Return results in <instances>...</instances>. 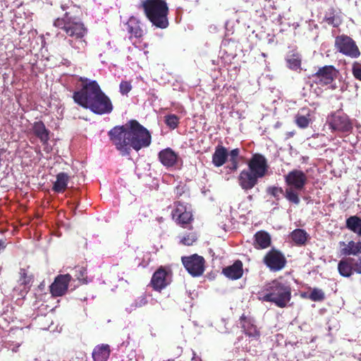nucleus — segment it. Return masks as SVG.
Masks as SVG:
<instances>
[{
	"label": "nucleus",
	"mask_w": 361,
	"mask_h": 361,
	"mask_svg": "<svg viewBox=\"0 0 361 361\" xmlns=\"http://www.w3.org/2000/svg\"><path fill=\"white\" fill-rule=\"evenodd\" d=\"M345 227L358 236H361V217L356 215L350 216L345 221Z\"/></svg>",
	"instance_id": "nucleus-31"
},
{
	"label": "nucleus",
	"mask_w": 361,
	"mask_h": 361,
	"mask_svg": "<svg viewBox=\"0 0 361 361\" xmlns=\"http://www.w3.org/2000/svg\"><path fill=\"white\" fill-rule=\"evenodd\" d=\"M141 8L153 26L160 29L169 27V8L166 0H143Z\"/></svg>",
	"instance_id": "nucleus-4"
},
{
	"label": "nucleus",
	"mask_w": 361,
	"mask_h": 361,
	"mask_svg": "<svg viewBox=\"0 0 361 361\" xmlns=\"http://www.w3.org/2000/svg\"><path fill=\"white\" fill-rule=\"evenodd\" d=\"M222 273L232 280L240 279L243 274V262L240 260L235 261L232 265L224 268Z\"/></svg>",
	"instance_id": "nucleus-20"
},
{
	"label": "nucleus",
	"mask_w": 361,
	"mask_h": 361,
	"mask_svg": "<svg viewBox=\"0 0 361 361\" xmlns=\"http://www.w3.org/2000/svg\"><path fill=\"white\" fill-rule=\"evenodd\" d=\"M171 274L170 269L161 266L153 274L150 281V286L154 290L161 292L170 284Z\"/></svg>",
	"instance_id": "nucleus-13"
},
{
	"label": "nucleus",
	"mask_w": 361,
	"mask_h": 361,
	"mask_svg": "<svg viewBox=\"0 0 361 361\" xmlns=\"http://www.w3.org/2000/svg\"><path fill=\"white\" fill-rule=\"evenodd\" d=\"M132 90V85L130 82L123 80L121 82L119 85V90L121 94L126 95Z\"/></svg>",
	"instance_id": "nucleus-39"
},
{
	"label": "nucleus",
	"mask_w": 361,
	"mask_h": 361,
	"mask_svg": "<svg viewBox=\"0 0 361 361\" xmlns=\"http://www.w3.org/2000/svg\"><path fill=\"white\" fill-rule=\"evenodd\" d=\"M270 235L264 231H260L255 234L254 246L256 249H266L271 245Z\"/></svg>",
	"instance_id": "nucleus-26"
},
{
	"label": "nucleus",
	"mask_w": 361,
	"mask_h": 361,
	"mask_svg": "<svg viewBox=\"0 0 361 361\" xmlns=\"http://www.w3.org/2000/svg\"><path fill=\"white\" fill-rule=\"evenodd\" d=\"M354 261L355 259L351 257L341 259L338 264L339 274L344 277L350 276L353 273L352 264Z\"/></svg>",
	"instance_id": "nucleus-30"
},
{
	"label": "nucleus",
	"mask_w": 361,
	"mask_h": 361,
	"mask_svg": "<svg viewBox=\"0 0 361 361\" xmlns=\"http://www.w3.org/2000/svg\"><path fill=\"white\" fill-rule=\"evenodd\" d=\"M72 277L70 274H60L57 276L50 286V292L54 297L63 295L68 288V283Z\"/></svg>",
	"instance_id": "nucleus-16"
},
{
	"label": "nucleus",
	"mask_w": 361,
	"mask_h": 361,
	"mask_svg": "<svg viewBox=\"0 0 361 361\" xmlns=\"http://www.w3.org/2000/svg\"><path fill=\"white\" fill-rule=\"evenodd\" d=\"M197 240V236L195 233L187 234L183 237L180 243L187 246L192 245Z\"/></svg>",
	"instance_id": "nucleus-36"
},
{
	"label": "nucleus",
	"mask_w": 361,
	"mask_h": 361,
	"mask_svg": "<svg viewBox=\"0 0 361 361\" xmlns=\"http://www.w3.org/2000/svg\"><path fill=\"white\" fill-rule=\"evenodd\" d=\"M284 180L288 186L284 197L290 203L299 204L300 200L298 191L302 190L307 183V174L301 170L293 169L284 176Z\"/></svg>",
	"instance_id": "nucleus-5"
},
{
	"label": "nucleus",
	"mask_w": 361,
	"mask_h": 361,
	"mask_svg": "<svg viewBox=\"0 0 361 361\" xmlns=\"http://www.w3.org/2000/svg\"><path fill=\"white\" fill-rule=\"evenodd\" d=\"M76 271L78 272V274H76L77 279L83 284L87 283L88 281L87 277L85 276V274H87L86 270L81 267L78 270H76Z\"/></svg>",
	"instance_id": "nucleus-40"
},
{
	"label": "nucleus",
	"mask_w": 361,
	"mask_h": 361,
	"mask_svg": "<svg viewBox=\"0 0 361 361\" xmlns=\"http://www.w3.org/2000/svg\"><path fill=\"white\" fill-rule=\"evenodd\" d=\"M338 245L341 248L340 253L341 255H357L361 253V241L355 243L350 240L348 243L341 241L338 243Z\"/></svg>",
	"instance_id": "nucleus-21"
},
{
	"label": "nucleus",
	"mask_w": 361,
	"mask_h": 361,
	"mask_svg": "<svg viewBox=\"0 0 361 361\" xmlns=\"http://www.w3.org/2000/svg\"><path fill=\"white\" fill-rule=\"evenodd\" d=\"M230 164L226 166L231 172L236 171L239 166L238 159H229Z\"/></svg>",
	"instance_id": "nucleus-41"
},
{
	"label": "nucleus",
	"mask_w": 361,
	"mask_h": 361,
	"mask_svg": "<svg viewBox=\"0 0 361 361\" xmlns=\"http://www.w3.org/2000/svg\"><path fill=\"white\" fill-rule=\"evenodd\" d=\"M111 143L122 156H128L131 149L138 152L151 144L149 130L137 120H130L125 125L116 126L108 132Z\"/></svg>",
	"instance_id": "nucleus-1"
},
{
	"label": "nucleus",
	"mask_w": 361,
	"mask_h": 361,
	"mask_svg": "<svg viewBox=\"0 0 361 361\" xmlns=\"http://www.w3.org/2000/svg\"><path fill=\"white\" fill-rule=\"evenodd\" d=\"M61 8L65 13L63 17L57 18L54 20V25L63 30L70 37L68 42L72 48L76 49L78 52H82L87 44L85 39L87 28L78 17L73 15L78 8L71 0L62 1Z\"/></svg>",
	"instance_id": "nucleus-2"
},
{
	"label": "nucleus",
	"mask_w": 361,
	"mask_h": 361,
	"mask_svg": "<svg viewBox=\"0 0 361 361\" xmlns=\"http://www.w3.org/2000/svg\"><path fill=\"white\" fill-rule=\"evenodd\" d=\"M241 327L245 334L250 338L258 340L260 337V331L257 329V326L248 319L245 314H243L240 318Z\"/></svg>",
	"instance_id": "nucleus-19"
},
{
	"label": "nucleus",
	"mask_w": 361,
	"mask_h": 361,
	"mask_svg": "<svg viewBox=\"0 0 361 361\" xmlns=\"http://www.w3.org/2000/svg\"><path fill=\"white\" fill-rule=\"evenodd\" d=\"M111 349L108 344H100L94 347L92 351L94 361H107L110 356Z\"/></svg>",
	"instance_id": "nucleus-25"
},
{
	"label": "nucleus",
	"mask_w": 361,
	"mask_h": 361,
	"mask_svg": "<svg viewBox=\"0 0 361 361\" xmlns=\"http://www.w3.org/2000/svg\"><path fill=\"white\" fill-rule=\"evenodd\" d=\"M52 190L57 193H63L67 188L70 176L65 172H60L56 175Z\"/></svg>",
	"instance_id": "nucleus-27"
},
{
	"label": "nucleus",
	"mask_w": 361,
	"mask_h": 361,
	"mask_svg": "<svg viewBox=\"0 0 361 361\" xmlns=\"http://www.w3.org/2000/svg\"><path fill=\"white\" fill-rule=\"evenodd\" d=\"M334 46L338 51L352 59H357L361 54L355 40L346 35L337 36Z\"/></svg>",
	"instance_id": "nucleus-7"
},
{
	"label": "nucleus",
	"mask_w": 361,
	"mask_h": 361,
	"mask_svg": "<svg viewBox=\"0 0 361 361\" xmlns=\"http://www.w3.org/2000/svg\"><path fill=\"white\" fill-rule=\"evenodd\" d=\"M295 122L300 128H307L311 122L310 109L309 108L301 109L295 117Z\"/></svg>",
	"instance_id": "nucleus-29"
},
{
	"label": "nucleus",
	"mask_w": 361,
	"mask_h": 361,
	"mask_svg": "<svg viewBox=\"0 0 361 361\" xmlns=\"http://www.w3.org/2000/svg\"><path fill=\"white\" fill-rule=\"evenodd\" d=\"M338 70L332 65L319 68L317 71L312 74L314 82L321 86L330 85L337 77Z\"/></svg>",
	"instance_id": "nucleus-12"
},
{
	"label": "nucleus",
	"mask_w": 361,
	"mask_h": 361,
	"mask_svg": "<svg viewBox=\"0 0 361 361\" xmlns=\"http://www.w3.org/2000/svg\"><path fill=\"white\" fill-rule=\"evenodd\" d=\"M267 192L269 194H270L271 195L274 197L277 200H279L280 195H281V194L284 195V193H285V192H283V190L282 188L276 187V186H271V187L268 188Z\"/></svg>",
	"instance_id": "nucleus-38"
},
{
	"label": "nucleus",
	"mask_w": 361,
	"mask_h": 361,
	"mask_svg": "<svg viewBox=\"0 0 361 361\" xmlns=\"http://www.w3.org/2000/svg\"><path fill=\"white\" fill-rule=\"evenodd\" d=\"M258 295L260 301L271 302L279 308H284L291 300L292 289L288 283L274 279L267 283Z\"/></svg>",
	"instance_id": "nucleus-3"
},
{
	"label": "nucleus",
	"mask_w": 361,
	"mask_h": 361,
	"mask_svg": "<svg viewBox=\"0 0 361 361\" xmlns=\"http://www.w3.org/2000/svg\"><path fill=\"white\" fill-rule=\"evenodd\" d=\"M308 298L314 302L323 301L325 299V293L322 289L314 288L312 290Z\"/></svg>",
	"instance_id": "nucleus-35"
},
{
	"label": "nucleus",
	"mask_w": 361,
	"mask_h": 361,
	"mask_svg": "<svg viewBox=\"0 0 361 361\" xmlns=\"http://www.w3.org/2000/svg\"><path fill=\"white\" fill-rule=\"evenodd\" d=\"M290 236L295 245H303L307 240L308 234L303 229L296 228L291 232Z\"/></svg>",
	"instance_id": "nucleus-32"
},
{
	"label": "nucleus",
	"mask_w": 361,
	"mask_h": 361,
	"mask_svg": "<svg viewBox=\"0 0 361 361\" xmlns=\"http://www.w3.org/2000/svg\"><path fill=\"white\" fill-rule=\"evenodd\" d=\"M174 207L171 212L172 219L184 228H192L191 223L194 219L192 211L180 202H175Z\"/></svg>",
	"instance_id": "nucleus-8"
},
{
	"label": "nucleus",
	"mask_w": 361,
	"mask_h": 361,
	"mask_svg": "<svg viewBox=\"0 0 361 361\" xmlns=\"http://www.w3.org/2000/svg\"><path fill=\"white\" fill-rule=\"evenodd\" d=\"M326 21L329 25H332L334 27H338L340 24L335 16L326 17Z\"/></svg>",
	"instance_id": "nucleus-43"
},
{
	"label": "nucleus",
	"mask_w": 361,
	"mask_h": 361,
	"mask_svg": "<svg viewBox=\"0 0 361 361\" xmlns=\"http://www.w3.org/2000/svg\"><path fill=\"white\" fill-rule=\"evenodd\" d=\"M263 263L271 271H279L286 267L287 260L280 250L272 248L264 256Z\"/></svg>",
	"instance_id": "nucleus-10"
},
{
	"label": "nucleus",
	"mask_w": 361,
	"mask_h": 361,
	"mask_svg": "<svg viewBox=\"0 0 361 361\" xmlns=\"http://www.w3.org/2000/svg\"><path fill=\"white\" fill-rule=\"evenodd\" d=\"M192 360H194V361H200L201 360H200V358H199V357H194L192 358Z\"/></svg>",
	"instance_id": "nucleus-45"
},
{
	"label": "nucleus",
	"mask_w": 361,
	"mask_h": 361,
	"mask_svg": "<svg viewBox=\"0 0 361 361\" xmlns=\"http://www.w3.org/2000/svg\"><path fill=\"white\" fill-rule=\"evenodd\" d=\"M329 126L332 130L342 133H348L353 129V124L348 116L341 112L332 115Z\"/></svg>",
	"instance_id": "nucleus-15"
},
{
	"label": "nucleus",
	"mask_w": 361,
	"mask_h": 361,
	"mask_svg": "<svg viewBox=\"0 0 361 361\" xmlns=\"http://www.w3.org/2000/svg\"><path fill=\"white\" fill-rule=\"evenodd\" d=\"M259 178H261L247 169L240 173L238 182L241 188L247 191L252 189L258 183Z\"/></svg>",
	"instance_id": "nucleus-17"
},
{
	"label": "nucleus",
	"mask_w": 361,
	"mask_h": 361,
	"mask_svg": "<svg viewBox=\"0 0 361 361\" xmlns=\"http://www.w3.org/2000/svg\"><path fill=\"white\" fill-rule=\"evenodd\" d=\"M164 122L169 128L174 130L180 123V118L176 114H169L164 116Z\"/></svg>",
	"instance_id": "nucleus-34"
},
{
	"label": "nucleus",
	"mask_w": 361,
	"mask_h": 361,
	"mask_svg": "<svg viewBox=\"0 0 361 361\" xmlns=\"http://www.w3.org/2000/svg\"><path fill=\"white\" fill-rule=\"evenodd\" d=\"M87 109L96 114H107L112 111L113 104L109 97L101 90L87 106Z\"/></svg>",
	"instance_id": "nucleus-11"
},
{
	"label": "nucleus",
	"mask_w": 361,
	"mask_h": 361,
	"mask_svg": "<svg viewBox=\"0 0 361 361\" xmlns=\"http://www.w3.org/2000/svg\"><path fill=\"white\" fill-rule=\"evenodd\" d=\"M177 159L178 154L169 147L162 149L159 153V161L166 167L174 166L177 162Z\"/></svg>",
	"instance_id": "nucleus-23"
},
{
	"label": "nucleus",
	"mask_w": 361,
	"mask_h": 361,
	"mask_svg": "<svg viewBox=\"0 0 361 361\" xmlns=\"http://www.w3.org/2000/svg\"><path fill=\"white\" fill-rule=\"evenodd\" d=\"M287 66L288 68L295 71H301V64H302V56L300 53L296 51H290L286 59Z\"/></svg>",
	"instance_id": "nucleus-28"
},
{
	"label": "nucleus",
	"mask_w": 361,
	"mask_h": 361,
	"mask_svg": "<svg viewBox=\"0 0 361 361\" xmlns=\"http://www.w3.org/2000/svg\"><path fill=\"white\" fill-rule=\"evenodd\" d=\"M181 262L187 271L193 277L203 274L205 269V260L203 257L197 254L183 256Z\"/></svg>",
	"instance_id": "nucleus-9"
},
{
	"label": "nucleus",
	"mask_w": 361,
	"mask_h": 361,
	"mask_svg": "<svg viewBox=\"0 0 361 361\" xmlns=\"http://www.w3.org/2000/svg\"><path fill=\"white\" fill-rule=\"evenodd\" d=\"M248 169L261 178H264L268 172L269 164L266 157L259 153L253 154L247 161Z\"/></svg>",
	"instance_id": "nucleus-14"
},
{
	"label": "nucleus",
	"mask_w": 361,
	"mask_h": 361,
	"mask_svg": "<svg viewBox=\"0 0 361 361\" xmlns=\"http://www.w3.org/2000/svg\"><path fill=\"white\" fill-rule=\"evenodd\" d=\"M228 157V152L227 149L223 145H218L212 154V162L216 167H220L227 161Z\"/></svg>",
	"instance_id": "nucleus-24"
},
{
	"label": "nucleus",
	"mask_w": 361,
	"mask_h": 361,
	"mask_svg": "<svg viewBox=\"0 0 361 361\" xmlns=\"http://www.w3.org/2000/svg\"><path fill=\"white\" fill-rule=\"evenodd\" d=\"M126 30L130 35V39L133 37L140 39L144 35L140 20L134 16H131L126 23Z\"/></svg>",
	"instance_id": "nucleus-18"
},
{
	"label": "nucleus",
	"mask_w": 361,
	"mask_h": 361,
	"mask_svg": "<svg viewBox=\"0 0 361 361\" xmlns=\"http://www.w3.org/2000/svg\"><path fill=\"white\" fill-rule=\"evenodd\" d=\"M230 156L229 159H238V157L240 155V149L238 148H235L228 153Z\"/></svg>",
	"instance_id": "nucleus-44"
},
{
	"label": "nucleus",
	"mask_w": 361,
	"mask_h": 361,
	"mask_svg": "<svg viewBox=\"0 0 361 361\" xmlns=\"http://www.w3.org/2000/svg\"><path fill=\"white\" fill-rule=\"evenodd\" d=\"M19 274L20 284L24 286V290L27 292L33 282L34 276L32 274H30L25 269H20Z\"/></svg>",
	"instance_id": "nucleus-33"
},
{
	"label": "nucleus",
	"mask_w": 361,
	"mask_h": 361,
	"mask_svg": "<svg viewBox=\"0 0 361 361\" xmlns=\"http://www.w3.org/2000/svg\"><path fill=\"white\" fill-rule=\"evenodd\" d=\"M79 81L82 82L81 88L73 92V99L75 103L87 109L102 89L96 80H90L87 78L80 77Z\"/></svg>",
	"instance_id": "nucleus-6"
},
{
	"label": "nucleus",
	"mask_w": 361,
	"mask_h": 361,
	"mask_svg": "<svg viewBox=\"0 0 361 361\" xmlns=\"http://www.w3.org/2000/svg\"><path fill=\"white\" fill-rule=\"evenodd\" d=\"M32 130L43 145H47L50 131L46 128L42 121L35 122L32 125Z\"/></svg>",
	"instance_id": "nucleus-22"
},
{
	"label": "nucleus",
	"mask_w": 361,
	"mask_h": 361,
	"mask_svg": "<svg viewBox=\"0 0 361 361\" xmlns=\"http://www.w3.org/2000/svg\"><path fill=\"white\" fill-rule=\"evenodd\" d=\"M352 266L353 271L361 274V257L355 259V261L352 264Z\"/></svg>",
	"instance_id": "nucleus-42"
},
{
	"label": "nucleus",
	"mask_w": 361,
	"mask_h": 361,
	"mask_svg": "<svg viewBox=\"0 0 361 361\" xmlns=\"http://www.w3.org/2000/svg\"><path fill=\"white\" fill-rule=\"evenodd\" d=\"M352 73L355 79L361 81V61H355L353 63Z\"/></svg>",
	"instance_id": "nucleus-37"
}]
</instances>
